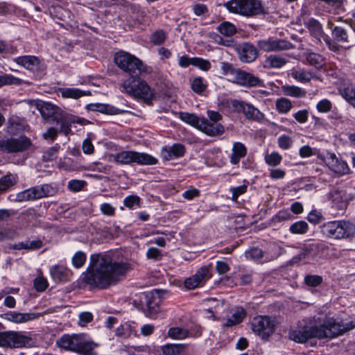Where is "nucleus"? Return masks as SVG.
Instances as JSON below:
<instances>
[{"label": "nucleus", "instance_id": "obj_1", "mask_svg": "<svg viewBox=\"0 0 355 355\" xmlns=\"http://www.w3.org/2000/svg\"><path fill=\"white\" fill-rule=\"evenodd\" d=\"M128 270L126 263L113 261L109 254H94L83 280L92 287L104 289L116 284Z\"/></svg>", "mask_w": 355, "mask_h": 355}, {"label": "nucleus", "instance_id": "obj_2", "mask_svg": "<svg viewBox=\"0 0 355 355\" xmlns=\"http://www.w3.org/2000/svg\"><path fill=\"white\" fill-rule=\"evenodd\" d=\"M355 328V319L345 318L338 320L329 318L322 324L304 326L291 329L288 338L297 343H304L311 338H334Z\"/></svg>", "mask_w": 355, "mask_h": 355}, {"label": "nucleus", "instance_id": "obj_3", "mask_svg": "<svg viewBox=\"0 0 355 355\" xmlns=\"http://www.w3.org/2000/svg\"><path fill=\"white\" fill-rule=\"evenodd\" d=\"M230 13L253 18L266 13L261 0H229L221 4Z\"/></svg>", "mask_w": 355, "mask_h": 355}, {"label": "nucleus", "instance_id": "obj_4", "mask_svg": "<svg viewBox=\"0 0 355 355\" xmlns=\"http://www.w3.org/2000/svg\"><path fill=\"white\" fill-rule=\"evenodd\" d=\"M56 344L60 348L76 352L82 355H92L98 344L86 338V334H64L57 341Z\"/></svg>", "mask_w": 355, "mask_h": 355}, {"label": "nucleus", "instance_id": "obj_5", "mask_svg": "<svg viewBox=\"0 0 355 355\" xmlns=\"http://www.w3.org/2000/svg\"><path fill=\"white\" fill-rule=\"evenodd\" d=\"M220 69L223 73L226 76H231V80L241 86L244 87H266L263 80L252 73L234 69L232 65L228 62H220Z\"/></svg>", "mask_w": 355, "mask_h": 355}, {"label": "nucleus", "instance_id": "obj_6", "mask_svg": "<svg viewBox=\"0 0 355 355\" xmlns=\"http://www.w3.org/2000/svg\"><path fill=\"white\" fill-rule=\"evenodd\" d=\"M322 232L329 238L347 239L355 234V225L345 220L329 221L322 225Z\"/></svg>", "mask_w": 355, "mask_h": 355}, {"label": "nucleus", "instance_id": "obj_7", "mask_svg": "<svg viewBox=\"0 0 355 355\" xmlns=\"http://www.w3.org/2000/svg\"><path fill=\"white\" fill-rule=\"evenodd\" d=\"M208 119L201 118L198 129L206 135L214 137L225 132L224 126L220 123L223 116L218 112L207 111Z\"/></svg>", "mask_w": 355, "mask_h": 355}, {"label": "nucleus", "instance_id": "obj_8", "mask_svg": "<svg viewBox=\"0 0 355 355\" xmlns=\"http://www.w3.org/2000/svg\"><path fill=\"white\" fill-rule=\"evenodd\" d=\"M33 340L20 331H6L0 332V346L20 348L31 346Z\"/></svg>", "mask_w": 355, "mask_h": 355}, {"label": "nucleus", "instance_id": "obj_9", "mask_svg": "<svg viewBox=\"0 0 355 355\" xmlns=\"http://www.w3.org/2000/svg\"><path fill=\"white\" fill-rule=\"evenodd\" d=\"M31 145L29 138L24 135L17 137H0V152L17 153L26 150Z\"/></svg>", "mask_w": 355, "mask_h": 355}, {"label": "nucleus", "instance_id": "obj_10", "mask_svg": "<svg viewBox=\"0 0 355 355\" xmlns=\"http://www.w3.org/2000/svg\"><path fill=\"white\" fill-rule=\"evenodd\" d=\"M252 331L261 339L268 340L275 331V322L268 316H257L251 323Z\"/></svg>", "mask_w": 355, "mask_h": 355}, {"label": "nucleus", "instance_id": "obj_11", "mask_svg": "<svg viewBox=\"0 0 355 355\" xmlns=\"http://www.w3.org/2000/svg\"><path fill=\"white\" fill-rule=\"evenodd\" d=\"M53 189L48 184L33 187L17 194L15 201L35 200L51 195Z\"/></svg>", "mask_w": 355, "mask_h": 355}, {"label": "nucleus", "instance_id": "obj_12", "mask_svg": "<svg viewBox=\"0 0 355 355\" xmlns=\"http://www.w3.org/2000/svg\"><path fill=\"white\" fill-rule=\"evenodd\" d=\"M53 189L48 184L33 187L17 194L15 201L35 200L51 195Z\"/></svg>", "mask_w": 355, "mask_h": 355}, {"label": "nucleus", "instance_id": "obj_13", "mask_svg": "<svg viewBox=\"0 0 355 355\" xmlns=\"http://www.w3.org/2000/svg\"><path fill=\"white\" fill-rule=\"evenodd\" d=\"M14 61L38 77L44 74L45 67L40 59L35 55H22L15 58Z\"/></svg>", "mask_w": 355, "mask_h": 355}, {"label": "nucleus", "instance_id": "obj_14", "mask_svg": "<svg viewBox=\"0 0 355 355\" xmlns=\"http://www.w3.org/2000/svg\"><path fill=\"white\" fill-rule=\"evenodd\" d=\"M309 29L311 35L315 38L318 40L322 38L330 51L337 52L340 50V46L333 42L330 37L324 33L322 26L318 21L311 19L309 21Z\"/></svg>", "mask_w": 355, "mask_h": 355}, {"label": "nucleus", "instance_id": "obj_15", "mask_svg": "<svg viewBox=\"0 0 355 355\" xmlns=\"http://www.w3.org/2000/svg\"><path fill=\"white\" fill-rule=\"evenodd\" d=\"M210 276L209 267L202 266L197 270L195 275L184 280V286L187 289H194L205 282Z\"/></svg>", "mask_w": 355, "mask_h": 355}, {"label": "nucleus", "instance_id": "obj_16", "mask_svg": "<svg viewBox=\"0 0 355 355\" xmlns=\"http://www.w3.org/2000/svg\"><path fill=\"white\" fill-rule=\"evenodd\" d=\"M114 62L123 71L131 77L133 72V56L123 51L116 52L114 55Z\"/></svg>", "mask_w": 355, "mask_h": 355}, {"label": "nucleus", "instance_id": "obj_17", "mask_svg": "<svg viewBox=\"0 0 355 355\" xmlns=\"http://www.w3.org/2000/svg\"><path fill=\"white\" fill-rule=\"evenodd\" d=\"M341 20V17H337L334 20H328L327 23V28L331 31V36L334 39V42L347 43L349 42L348 40V30L347 28L338 26L335 24L336 21Z\"/></svg>", "mask_w": 355, "mask_h": 355}, {"label": "nucleus", "instance_id": "obj_18", "mask_svg": "<svg viewBox=\"0 0 355 355\" xmlns=\"http://www.w3.org/2000/svg\"><path fill=\"white\" fill-rule=\"evenodd\" d=\"M258 46L260 49L268 52L290 49L292 44L284 40L269 39L259 41Z\"/></svg>", "mask_w": 355, "mask_h": 355}, {"label": "nucleus", "instance_id": "obj_19", "mask_svg": "<svg viewBox=\"0 0 355 355\" xmlns=\"http://www.w3.org/2000/svg\"><path fill=\"white\" fill-rule=\"evenodd\" d=\"M290 75L296 81L302 84L310 83L312 80L314 82L322 81V78L319 75L304 68L293 69L291 71Z\"/></svg>", "mask_w": 355, "mask_h": 355}, {"label": "nucleus", "instance_id": "obj_20", "mask_svg": "<svg viewBox=\"0 0 355 355\" xmlns=\"http://www.w3.org/2000/svg\"><path fill=\"white\" fill-rule=\"evenodd\" d=\"M42 117L49 122H55L57 119H61L63 112L61 110L48 102H43L39 108Z\"/></svg>", "mask_w": 355, "mask_h": 355}, {"label": "nucleus", "instance_id": "obj_21", "mask_svg": "<svg viewBox=\"0 0 355 355\" xmlns=\"http://www.w3.org/2000/svg\"><path fill=\"white\" fill-rule=\"evenodd\" d=\"M58 125H60V132L63 133L64 135H68L71 133V127L73 123H78L81 125H85L90 123V122L84 118H78L76 120H71L63 113L61 115L60 119H57L55 121Z\"/></svg>", "mask_w": 355, "mask_h": 355}, {"label": "nucleus", "instance_id": "obj_22", "mask_svg": "<svg viewBox=\"0 0 355 355\" xmlns=\"http://www.w3.org/2000/svg\"><path fill=\"white\" fill-rule=\"evenodd\" d=\"M239 54L242 62L250 63L257 58L258 52L254 45L250 43H244L239 46Z\"/></svg>", "mask_w": 355, "mask_h": 355}, {"label": "nucleus", "instance_id": "obj_23", "mask_svg": "<svg viewBox=\"0 0 355 355\" xmlns=\"http://www.w3.org/2000/svg\"><path fill=\"white\" fill-rule=\"evenodd\" d=\"M40 314L28 313H21L15 311H9L2 315V318L15 323H24L37 318Z\"/></svg>", "mask_w": 355, "mask_h": 355}, {"label": "nucleus", "instance_id": "obj_24", "mask_svg": "<svg viewBox=\"0 0 355 355\" xmlns=\"http://www.w3.org/2000/svg\"><path fill=\"white\" fill-rule=\"evenodd\" d=\"M327 165L332 171L339 175L347 174L349 172V168L347 162L339 159L335 155H331L327 158Z\"/></svg>", "mask_w": 355, "mask_h": 355}, {"label": "nucleus", "instance_id": "obj_25", "mask_svg": "<svg viewBox=\"0 0 355 355\" xmlns=\"http://www.w3.org/2000/svg\"><path fill=\"white\" fill-rule=\"evenodd\" d=\"M201 334V330L199 328H198L195 334H192L187 329L181 327H171L168 331V336L173 339L177 340L184 339L191 336L198 337Z\"/></svg>", "mask_w": 355, "mask_h": 355}, {"label": "nucleus", "instance_id": "obj_26", "mask_svg": "<svg viewBox=\"0 0 355 355\" xmlns=\"http://www.w3.org/2000/svg\"><path fill=\"white\" fill-rule=\"evenodd\" d=\"M303 56L305 58L307 64L314 67L317 69H322L325 64L324 58L317 53L306 51L304 53Z\"/></svg>", "mask_w": 355, "mask_h": 355}, {"label": "nucleus", "instance_id": "obj_27", "mask_svg": "<svg viewBox=\"0 0 355 355\" xmlns=\"http://www.w3.org/2000/svg\"><path fill=\"white\" fill-rule=\"evenodd\" d=\"M239 105V110L242 111L247 119L258 121L263 118V114L260 111L252 105L244 102H240Z\"/></svg>", "mask_w": 355, "mask_h": 355}, {"label": "nucleus", "instance_id": "obj_28", "mask_svg": "<svg viewBox=\"0 0 355 355\" xmlns=\"http://www.w3.org/2000/svg\"><path fill=\"white\" fill-rule=\"evenodd\" d=\"M247 154V148L245 145L241 142H235L232 146V153L230 156V162L236 165L239 164L240 159L244 157Z\"/></svg>", "mask_w": 355, "mask_h": 355}, {"label": "nucleus", "instance_id": "obj_29", "mask_svg": "<svg viewBox=\"0 0 355 355\" xmlns=\"http://www.w3.org/2000/svg\"><path fill=\"white\" fill-rule=\"evenodd\" d=\"M288 62V59L279 55H270L263 62L265 68L279 69Z\"/></svg>", "mask_w": 355, "mask_h": 355}, {"label": "nucleus", "instance_id": "obj_30", "mask_svg": "<svg viewBox=\"0 0 355 355\" xmlns=\"http://www.w3.org/2000/svg\"><path fill=\"white\" fill-rule=\"evenodd\" d=\"M246 315L245 311L242 307H236L232 311V315L223 324L224 327H230L239 324Z\"/></svg>", "mask_w": 355, "mask_h": 355}, {"label": "nucleus", "instance_id": "obj_31", "mask_svg": "<svg viewBox=\"0 0 355 355\" xmlns=\"http://www.w3.org/2000/svg\"><path fill=\"white\" fill-rule=\"evenodd\" d=\"M284 252L283 248L276 243H270L268 245L265 253V261H269L277 259Z\"/></svg>", "mask_w": 355, "mask_h": 355}, {"label": "nucleus", "instance_id": "obj_32", "mask_svg": "<svg viewBox=\"0 0 355 355\" xmlns=\"http://www.w3.org/2000/svg\"><path fill=\"white\" fill-rule=\"evenodd\" d=\"M159 303L160 302L153 298V297H150L149 303L146 305V310L144 311L146 316L149 318L155 319L160 311Z\"/></svg>", "mask_w": 355, "mask_h": 355}, {"label": "nucleus", "instance_id": "obj_33", "mask_svg": "<svg viewBox=\"0 0 355 355\" xmlns=\"http://www.w3.org/2000/svg\"><path fill=\"white\" fill-rule=\"evenodd\" d=\"M153 297V295H150V292H143L137 294L135 299V307L144 313L146 305L149 303L150 297Z\"/></svg>", "mask_w": 355, "mask_h": 355}, {"label": "nucleus", "instance_id": "obj_34", "mask_svg": "<svg viewBox=\"0 0 355 355\" xmlns=\"http://www.w3.org/2000/svg\"><path fill=\"white\" fill-rule=\"evenodd\" d=\"M16 174L8 173L0 178V192H5L17 182Z\"/></svg>", "mask_w": 355, "mask_h": 355}, {"label": "nucleus", "instance_id": "obj_35", "mask_svg": "<svg viewBox=\"0 0 355 355\" xmlns=\"http://www.w3.org/2000/svg\"><path fill=\"white\" fill-rule=\"evenodd\" d=\"M216 29L221 35L225 37H232L237 31L235 25L227 21L220 23Z\"/></svg>", "mask_w": 355, "mask_h": 355}, {"label": "nucleus", "instance_id": "obj_36", "mask_svg": "<svg viewBox=\"0 0 355 355\" xmlns=\"http://www.w3.org/2000/svg\"><path fill=\"white\" fill-rule=\"evenodd\" d=\"M87 109L90 111L100 112L101 113L113 114H116V109L107 104L90 103L87 105Z\"/></svg>", "mask_w": 355, "mask_h": 355}, {"label": "nucleus", "instance_id": "obj_37", "mask_svg": "<svg viewBox=\"0 0 355 355\" xmlns=\"http://www.w3.org/2000/svg\"><path fill=\"white\" fill-rule=\"evenodd\" d=\"M144 165H154L157 163V159L147 153L135 152V163Z\"/></svg>", "mask_w": 355, "mask_h": 355}, {"label": "nucleus", "instance_id": "obj_38", "mask_svg": "<svg viewBox=\"0 0 355 355\" xmlns=\"http://www.w3.org/2000/svg\"><path fill=\"white\" fill-rule=\"evenodd\" d=\"M179 118L182 121L192 126H194L198 129L201 118L198 117L196 115L193 114H190L188 112H180Z\"/></svg>", "mask_w": 355, "mask_h": 355}, {"label": "nucleus", "instance_id": "obj_39", "mask_svg": "<svg viewBox=\"0 0 355 355\" xmlns=\"http://www.w3.org/2000/svg\"><path fill=\"white\" fill-rule=\"evenodd\" d=\"M185 347L183 344H169L163 347V353L165 355H181Z\"/></svg>", "mask_w": 355, "mask_h": 355}, {"label": "nucleus", "instance_id": "obj_40", "mask_svg": "<svg viewBox=\"0 0 355 355\" xmlns=\"http://www.w3.org/2000/svg\"><path fill=\"white\" fill-rule=\"evenodd\" d=\"M22 83L28 85V82L24 81L11 75H3L0 76V87L6 85H21Z\"/></svg>", "mask_w": 355, "mask_h": 355}, {"label": "nucleus", "instance_id": "obj_41", "mask_svg": "<svg viewBox=\"0 0 355 355\" xmlns=\"http://www.w3.org/2000/svg\"><path fill=\"white\" fill-rule=\"evenodd\" d=\"M153 90H135V99L137 101H143L149 104L154 96Z\"/></svg>", "mask_w": 355, "mask_h": 355}, {"label": "nucleus", "instance_id": "obj_42", "mask_svg": "<svg viewBox=\"0 0 355 355\" xmlns=\"http://www.w3.org/2000/svg\"><path fill=\"white\" fill-rule=\"evenodd\" d=\"M309 230V225L306 222L300 220L293 223L289 228L291 233L295 234H304Z\"/></svg>", "mask_w": 355, "mask_h": 355}, {"label": "nucleus", "instance_id": "obj_43", "mask_svg": "<svg viewBox=\"0 0 355 355\" xmlns=\"http://www.w3.org/2000/svg\"><path fill=\"white\" fill-rule=\"evenodd\" d=\"M62 96L63 98H71L73 99H78L83 96H89L91 92L89 90L82 91V90H60Z\"/></svg>", "mask_w": 355, "mask_h": 355}, {"label": "nucleus", "instance_id": "obj_44", "mask_svg": "<svg viewBox=\"0 0 355 355\" xmlns=\"http://www.w3.org/2000/svg\"><path fill=\"white\" fill-rule=\"evenodd\" d=\"M53 278L58 281H64L66 279V269L62 266H55L50 270Z\"/></svg>", "mask_w": 355, "mask_h": 355}, {"label": "nucleus", "instance_id": "obj_45", "mask_svg": "<svg viewBox=\"0 0 355 355\" xmlns=\"http://www.w3.org/2000/svg\"><path fill=\"white\" fill-rule=\"evenodd\" d=\"M149 21V17L144 15V11L139 12L135 20V27L137 26L138 28L144 30L148 26Z\"/></svg>", "mask_w": 355, "mask_h": 355}, {"label": "nucleus", "instance_id": "obj_46", "mask_svg": "<svg viewBox=\"0 0 355 355\" xmlns=\"http://www.w3.org/2000/svg\"><path fill=\"white\" fill-rule=\"evenodd\" d=\"M265 161L270 166H276L279 165L282 160V157L280 154H279L277 152H273L270 154H267L265 156Z\"/></svg>", "mask_w": 355, "mask_h": 355}, {"label": "nucleus", "instance_id": "obj_47", "mask_svg": "<svg viewBox=\"0 0 355 355\" xmlns=\"http://www.w3.org/2000/svg\"><path fill=\"white\" fill-rule=\"evenodd\" d=\"M185 153V148L182 144H175L171 148L168 154V159L172 158V157H180L184 155Z\"/></svg>", "mask_w": 355, "mask_h": 355}, {"label": "nucleus", "instance_id": "obj_48", "mask_svg": "<svg viewBox=\"0 0 355 355\" xmlns=\"http://www.w3.org/2000/svg\"><path fill=\"white\" fill-rule=\"evenodd\" d=\"M322 282V277L318 275H307L304 277L306 285L311 287H316Z\"/></svg>", "mask_w": 355, "mask_h": 355}, {"label": "nucleus", "instance_id": "obj_49", "mask_svg": "<svg viewBox=\"0 0 355 355\" xmlns=\"http://www.w3.org/2000/svg\"><path fill=\"white\" fill-rule=\"evenodd\" d=\"M115 159L121 164H130L133 162V152L123 151L118 153L115 157Z\"/></svg>", "mask_w": 355, "mask_h": 355}, {"label": "nucleus", "instance_id": "obj_50", "mask_svg": "<svg viewBox=\"0 0 355 355\" xmlns=\"http://www.w3.org/2000/svg\"><path fill=\"white\" fill-rule=\"evenodd\" d=\"M166 38V33L163 30H157L152 34L150 41L155 45H160L164 42Z\"/></svg>", "mask_w": 355, "mask_h": 355}, {"label": "nucleus", "instance_id": "obj_51", "mask_svg": "<svg viewBox=\"0 0 355 355\" xmlns=\"http://www.w3.org/2000/svg\"><path fill=\"white\" fill-rule=\"evenodd\" d=\"M86 254L82 251H78L72 257V263L75 268H81L86 261Z\"/></svg>", "mask_w": 355, "mask_h": 355}, {"label": "nucleus", "instance_id": "obj_52", "mask_svg": "<svg viewBox=\"0 0 355 355\" xmlns=\"http://www.w3.org/2000/svg\"><path fill=\"white\" fill-rule=\"evenodd\" d=\"M276 107L279 112L286 113L291 108V103L289 100L282 98L278 99L276 102Z\"/></svg>", "mask_w": 355, "mask_h": 355}, {"label": "nucleus", "instance_id": "obj_53", "mask_svg": "<svg viewBox=\"0 0 355 355\" xmlns=\"http://www.w3.org/2000/svg\"><path fill=\"white\" fill-rule=\"evenodd\" d=\"M246 256L254 260H259L261 258L265 259V253L259 248H252L246 252Z\"/></svg>", "mask_w": 355, "mask_h": 355}, {"label": "nucleus", "instance_id": "obj_54", "mask_svg": "<svg viewBox=\"0 0 355 355\" xmlns=\"http://www.w3.org/2000/svg\"><path fill=\"white\" fill-rule=\"evenodd\" d=\"M48 282L46 278L39 276L34 280V287L38 292H42L46 289Z\"/></svg>", "mask_w": 355, "mask_h": 355}, {"label": "nucleus", "instance_id": "obj_55", "mask_svg": "<svg viewBox=\"0 0 355 355\" xmlns=\"http://www.w3.org/2000/svg\"><path fill=\"white\" fill-rule=\"evenodd\" d=\"M340 95L355 107V90H339Z\"/></svg>", "mask_w": 355, "mask_h": 355}, {"label": "nucleus", "instance_id": "obj_56", "mask_svg": "<svg viewBox=\"0 0 355 355\" xmlns=\"http://www.w3.org/2000/svg\"><path fill=\"white\" fill-rule=\"evenodd\" d=\"M86 182L84 180H72L68 183V187L71 191L77 192L83 189Z\"/></svg>", "mask_w": 355, "mask_h": 355}, {"label": "nucleus", "instance_id": "obj_57", "mask_svg": "<svg viewBox=\"0 0 355 355\" xmlns=\"http://www.w3.org/2000/svg\"><path fill=\"white\" fill-rule=\"evenodd\" d=\"M193 66L197 67L203 71H207L211 67L210 62L200 58H193Z\"/></svg>", "mask_w": 355, "mask_h": 355}, {"label": "nucleus", "instance_id": "obj_58", "mask_svg": "<svg viewBox=\"0 0 355 355\" xmlns=\"http://www.w3.org/2000/svg\"><path fill=\"white\" fill-rule=\"evenodd\" d=\"M306 218L311 223L318 224L321 222L323 216L320 211L312 210L309 213Z\"/></svg>", "mask_w": 355, "mask_h": 355}, {"label": "nucleus", "instance_id": "obj_59", "mask_svg": "<svg viewBox=\"0 0 355 355\" xmlns=\"http://www.w3.org/2000/svg\"><path fill=\"white\" fill-rule=\"evenodd\" d=\"M247 185L245 184L231 188L230 191L232 194L231 199L234 201H236L239 196L245 193L247 191Z\"/></svg>", "mask_w": 355, "mask_h": 355}, {"label": "nucleus", "instance_id": "obj_60", "mask_svg": "<svg viewBox=\"0 0 355 355\" xmlns=\"http://www.w3.org/2000/svg\"><path fill=\"white\" fill-rule=\"evenodd\" d=\"M207 86V81L201 77H196L191 82V89H205Z\"/></svg>", "mask_w": 355, "mask_h": 355}, {"label": "nucleus", "instance_id": "obj_61", "mask_svg": "<svg viewBox=\"0 0 355 355\" xmlns=\"http://www.w3.org/2000/svg\"><path fill=\"white\" fill-rule=\"evenodd\" d=\"M331 107H332V104L327 99H323L322 101H320L316 105V108H317L318 111L320 112H329L331 110Z\"/></svg>", "mask_w": 355, "mask_h": 355}, {"label": "nucleus", "instance_id": "obj_62", "mask_svg": "<svg viewBox=\"0 0 355 355\" xmlns=\"http://www.w3.org/2000/svg\"><path fill=\"white\" fill-rule=\"evenodd\" d=\"M192 10L197 16L206 15L209 13L208 8L203 3H198L193 6Z\"/></svg>", "mask_w": 355, "mask_h": 355}, {"label": "nucleus", "instance_id": "obj_63", "mask_svg": "<svg viewBox=\"0 0 355 355\" xmlns=\"http://www.w3.org/2000/svg\"><path fill=\"white\" fill-rule=\"evenodd\" d=\"M278 145L284 150L288 149L292 145V141L288 136L282 135L278 138Z\"/></svg>", "mask_w": 355, "mask_h": 355}, {"label": "nucleus", "instance_id": "obj_64", "mask_svg": "<svg viewBox=\"0 0 355 355\" xmlns=\"http://www.w3.org/2000/svg\"><path fill=\"white\" fill-rule=\"evenodd\" d=\"M93 319V315L90 312H83L79 315L78 324L81 327H85L87 323L90 322Z\"/></svg>", "mask_w": 355, "mask_h": 355}]
</instances>
